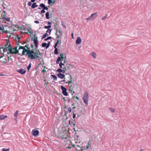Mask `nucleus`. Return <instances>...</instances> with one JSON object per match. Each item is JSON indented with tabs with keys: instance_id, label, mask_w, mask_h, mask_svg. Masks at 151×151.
Listing matches in <instances>:
<instances>
[{
	"instance_id": "nucleus-1",
	"label": "nucleus",
	"mask_w": 151,
	"mask_h": 151,
	"mask_svg": "<svg viewBox=\"0 0 151 151\" xmlns=\"http://www.w3.org/2000/svg\"><path fill=\"white\" fill-rule=\"evenodd\" d=\"M35 50V49H32V51L29 54V58L31 60H33L36 59V57L38 55V52H35L34 51Z\"/></svg>"
},
{
	"instance_id": "nucleus-2",
	"label": "nucleus",
	"mask_w": 151,
	"mask_h": 151,
	"mask_svg": "<svg viewBox=\"0 0 151 151\" xmlns=\"http://www.w3.org/2000/svg\"><path fill=\"white\" fill-rule=\"evenodd\" d=\"M31 51L32 50H30V48H28V49H26L24 48L22 52V55H28V58H29V54H30Z\"/></svg>"
},
{
	"instance_id": "nucleus-3",
	"label": "nucleus",
	"mask_w": 151,
	"mask_h": 151,
	"mask_svg": "<svg viewBox=\"0 0 151 151\" xmlns=\"http://www.w3.org/2000/svg\"><path fill=\"white\" fill-rule=\"evenodd\" d=\"M61 40H57V42L55 43L54 46V47L55 48V50L54 51V54L56 55L58 54V48L57 47V46L58 44H60L61 43Z\"/></svg>"
},
{
	"instance_id": "nucleus-4",
	"label": "nucleus",
	"mask_w": 151,
	"mask_h": 151,
	"mask_svg": "<svg viewBox=\"0 0 151 151\" xmlns=\"http://www.w3.org/2000/svg\"><path fill=\"white\" fill-rule=\"evenodd\" d=\"M84 103L86 105L88 104V96L87 92L85 93L83 97Z\"/></svg>"
},
{
	"instance_id": "nucleus-5",
	"label": "nucleus",
	"mask_w": 151,
	"mask_h": 151,
	"mask_svg": "<svg viewBox=\"0 0 151 151\" xmlns=\"http://www.w3.org/2000/svg\"><path fill=\"white\" fill-rule=\"evenodd\" d=\"M60 88L62 91V93L65 96H68V94L67 91V89L63 86H61Z\"/></svg>"
},
{
	"instance_id": "nucleus-6",
	"label": "nucleus",
	"mask_w": 151,
	"mask_h": 151,
	"mask_svg": "<svg viewBox=\"0 0 151 151\" xmlns=\"http://www.w3.org/2000/svg\"><path fill=\"white\" fill-rule=\"evenodd\" d=\"M58 137L62 139H66L68 138V136L65 133L63 132L60 133Z\"/></svg>"
},
{
	"instance_id": "nucleus-7",
	"label": "nucleus",
	"mask_w": 151,
	"mask_h": 151,
	"mask_svg": "<svg viewBox=\"0 0 151 151\" xmlns=\"http://www.w3.org/2000/svg\"><path fill=\"white\" fill-rule=\"evenodd\" d=\"M19 53V51H18V52L17 51H15V50L14 48V47H12L11 49L10 50V51L8 52H7V54H8L9 53L12 54H17Z\"/></svg>"
},
{
	"instance_id": "nucleus-8",
	"label": "nucleus",
	"mask_w": 151,
	"mask_h": 151,
	"mask_svg": "<svg viewBox=\"0 0 151 151\" xmlns=\"http://www.w3.org/2000/svg\"><path fill=\"white\" fill-rule=\"evenodd\" d=\"M32 135L35 137H37L39 134V132L38 130H35V129H33L32 132Z\"/></svg>"
},
{
	"instance_id": "nucleus-9",
	"label": "nucleus",
	"mask_w": 151,
	"mask_h": 151,
	"mask_svg": "<svg viewBox=\"0 0 151 151\" xmlns=\"http://www.w3.org/2000/svg\"><path fill=\"white\" fill-rule=\"evenodd\" d=\"M12 47L11 45H9V46H7V47H3L1 48H2L3 51L4 52L5 51H10L11 50V48Z\"/></svg>"
},
{
	"instance_id": "nucleus-10",
	"label": "nucleus",
	"mask_w": 151,
	"mask_h": 151,
	"mask_svg": "<svg viewBox=\"0 0 151 151\" xmlns=\"http://www.w3.org/2000/svg\"><path fill=\"white\" fill-rule=\"evenodd\" d=\"M34 39H32V40H33L34 43L35 45L37 44L38 43V41L37 40V37L35 36V34H33Z\"/></svg>"
},
{
	"instance_id": "nucleus-11",
	"label": "nucleus",
	"mask_w": 151,
	"mask_h": 151,
	"mask_svg": "<svg viewBox=\"0 0 151 151\" xmlns=\"http://www.w3.org/2000/svg\"><path fill=\"white\" fill-rule=\"evenodd\" d=\"M17 72L22 75H23L26 73V71L22 68L20 69Z\"/></svg>"
},
{
	"instance_id": "nucleus-12",
	"label": "nucleus",
	"mask_w": 151,
	"mask_h": 151,
	"mask_svg": "<svg viewBox=\"0 0 151 151\" xmlns=\"http://www.w3.org/2000/svg\"><path fill=\"white\" fill-rule=\"evenodd\" d=\"M63 59H64L63 56H62V57L59 56V57H58L56 61V64H58L59 63V62H61V61H62Z\"/></svg>"
},
{
	"instance_id": "nucleus-13",
	"label": "nucleus",
	"mask_w": 151,
	"mask_h": 151,
	"mask_svg": "<svg viewBox=\"0 0 151 151\" xmlns=\"http://www.w3.org/2000/svg\"><path fill=\"white\" fill-rule=\"evenodd\" d=\"M39 6L42 8L43 9L45 10H47L48 9V8L43 3H41L40 4Z\"/></svg>"
},
{
	"instance_id": "nucleus-14",
	"label": "nucleus",
	"mask_w": 151,
	"mask_h": 151,
	"mask_svg": "<svg viewBox=\"0 0 151 151\" xmlns=\"http://www.w3.org/2000/svg\"><path fill=\"white\" fill-rule=\"evenodd\" d=\"M58 77L61 79L65 78V75L61 73H58L57 74Z\"/></svg>"
},
{
	"instance_id": "nucleus-15",
	"label": "nucleus",
	"mask_w": 151,
	"mask_h": 151,
	"mask_svg": "<svg viewBox=\"0 0 151 151\" xmlns=\"http://www.w3.org/2000/svg\"><path fill=\"white\" fill-rule=\"evenodd\" d=\"M97 12H96L92 14L91 15L90 17H91V20H93L97 17Z\"/></svg>"
},
{
	"instance_id": "nucleus-16",
	"label": "nucleus",
	"mask_w": 151,
	"mask_h": 151,
	"mask_svg": "<svg viewBox=\"0 0 151 151\" xmlns=\"http://www.w3.org/2000/svg\"><path fill=\"white\" fill-rule=\"evenodd\" d=\"M55 34H58L59 35L62 36L63 33L62 31L60 29H56V33Z\"/></svg>"
},
{
	"instance_id": "nucleus-17",
	"label": "nucleus",
	"mask_w": 151,
	"mask_h": 151,
	"mask_svg": "<svg viewBox=\"0 0 151 151\" xmlns=\"http://www.w3.org/2000/svg\"><path fill=\"white\" fill-rule=\"evenodd\" d=\"M82 40L80 37H77L76 41V43L77 44H79L81 42Z\"/></svg>"
},
{
	"instance_id": "nucleus-18",
	"label": "nucleus",
	"mask_w": 151,
	"mask_h": 151,
	"mask_svg": "<svg viewBox=\"0 0 151 151\" xmlns=\"http://www.w3.org/2000/svg\"><path fill=\"white\" fill-rule=\"evenodd\" d=\"M73 146L75 148L76 150L77 151L80 150L81 149V148H82V147H80L79 145H77L75 146V145H73Z\"/></svg>"
},
{
	"instance_id": "nucleus-19",
	"label": "nucleus",
	"mask_w": 151,
	"mask_h": 151,
	"mask_svg": "<svg viewBox=\"0 0 151 151\" xmlns=\"http://www.w3.org/2000/svg\"><path fill=\"white\" fill-rule=\"evenodd\" d=\"M56 0H48L47 3L49 5L51 4H52V5H53Z\"/></svg>"
},
{
	"instance_id": "nucleus-20",
	"label": "nucleus",
	"mask_w": 151,
	"mask_h": 151,
	"mask_svg": "<svg viewBox=\"0 0 151 151\" xmlns=\"http://www.w3.org/2000/svg\"><path fill=\"white\" fill-rule=\"evenodd\" d=\"M50 77L52 79H53V80L54 81H56L57 80V77L55 75H51L50 76Z\"/></svg>"
},
{
	"instance_id": "nucleus-21",
	"label": "nucleus",
	"mask_w": 151,
	"mask_h": 151,
	"mask_svg": "<svg viewBox=\"0 0 151 151\" xmlns=\"http://www.w3.org/2000/svg\"><path fill=\"white\" fill-rule=\"evenodd\" d=\"M7 117L6 115H4L3 114H2L0 115V120H3Z\"/></svg>"
},
{
	"instance_id": "nucleus-22",
	"label": "nucleus",
	"mask_w": 151,
	"mask_h": 151,
	"mask_svg": "<svg viewBox=\"0 0 151 151\" xmlns=\"http://www.w3.org/2000/svg\"><path fill=\"white\" fill-rule=\"evenodd\" d=\"M38 6V5L36 3H33L31 6V8H32L34 9L35 8V7H36Z\"/></svg>"
},
{
	"instance_id": "nucleus-23",
	"label": "nucleus",
	"mask_w": 151,
	"mask_h": 151,
	"mask_svg": "<svg viewBox=\"0 0 151 151\" xmlns=\"http://www.w3.org/2000/svg\"><path fill=\"white\" fill-rule=\"evenodd\" d=\"M20 29L24 30L25 31H27V32L29 31V29H28L26 27H22L20 28Z\"/></svg>"
},
{
	"instance_id": "nucleus-24",
	"label": "nucleus",
	"mask_w": 151,
	"mask_h": 151,
	"mask_svg": "<svg viewBox=\"0 0 151 151\" xmlns=\"http://www.w3.org/2000/svg\"><path fill=\"white\" fill-rule=\"evenodd\" d=\"M47 43L46 42H43L42 43V47H45L46 49L48 48Z\"/></svg>"
},
{
	"instance_id": "nucleus-25",
	"label": "nucleus",
	"mask_w": 151,
	"mask_h": 151,
	"mask_svg": "<svg viewBox=\"0 0 151 151\" xmlns=\"http://www.w3.org/2000/svg\"><path fill=\"white\" fill-rule=\"evenodd\" d=\"M52 39L53 40H54L55 41V39L54 38L52 37L51 36L48 37L47 38L45 39L44 40L45 41H47L48 40H50V39Z\"/></svg>"
},
{
	"instance_id": "nucleus-26",
	"label": "nucleus",
	"mask_w": 151,
	"mask_h": 151,
	"mask_svg": "<svg viewBox=\"0 0 151 151\" xmlns=\"http://www.w3.org/2000/svg\"><path fill=\"white\" fill-rule=\"evenodd\" d=\"M46 18L47 19H49L50 18L49 17V13L48 12H47L45 14Z\"/></svg>"
},
{
	"instance_id": "nucleus-27",
	"label": "nucleus",
	"mask_w": 151,
	"mask_h": 151,
	"mask_svg": "<svg viewBox=\"0 0 151 151\" xmlns=\"http://www.w3.org/2000/svg\"><path fill=\"white\" fill-rule=\"evenodd\" d=\"M29 32H25V33L26 34H28V33H29L30 34V35H31L33 33L32 30V29L31 27L29 28Z\"/></svg>"
},
{
	"instance_id": "nucleus-28",
	"label": "nucleus",
	"mask_w": 151,
	"mask_h": 151,
	"mask_svg": "<svg viewBox=\"0 0 151 151\" xmlns=\"http://www.w3.org/2000/svg\"><path fill=\"white\" fill-rule=\"evenodd\" d=\"M0 25L1 26H0V30L4 31V25H2V24H0Z\"/></svg>"
},
{
	"instance_id": "nucleus-29",
	"label": "nucleus",
	"mask_w": 151,
	"mask_h": 151,
	"mask_svg": "<svg viewBox=\"0 0 151 151\" xmlns=\"http://www.w3.org/2000/svg\"><path fill=\"white\" fill-rule=\"evenodd\" d=\"M92 56L94 58H96V53L94 52H92L91 53Z\"/></svg>"
},
{
	"instance_id": "nucleus-30",
	"label": "nucleus",
	"mask_w": 151,
	"mask_h": 151,
	"mask_svg": "<svg viewBox=\"0 0 151 151\" xmlns=\"http://www.w3.org/2000/svg\"><path fill=\"white\" fill-rule=\"evenodd\" d=\"M48 35V34L46 32L43 35L42 38V39H43L45 37H46Z\"/></svg>"
},
{
	"instance_id": "nucleus-31",
	"label": "nucleus",
	"mask_w": 151,
	"mask_h": 151,
	"mask_svg": "<svg viewBox=\"0 0 151 151\" xmlns=\"http://www.w3.org/2000/svg\"><path fill=\"white\" fill-rule=\"evenodd\" d=\"M31 65H32V64L31 63H30L28 66L27 67V71L28 72H29V69H30V68H31Z\"/></svg>"
},
{
	"instance_id": "nucleus-32",
	"label": "nucleus",
	"mask_w": 151,
	"mask_h": 151,
	"mask_svg": "<svg viewBox=\"0 0 151 151\" xmlns=\"http://www.w3.org/2000/svg\"><path fill=\"white\" fill-rule=\"evenodd\" d=\"M73 87H72V85H70L69 87V90L71 92H72Z\"/></svg>"
},
{
	"instance_id": "nucleus-33",
	"label": "nucleus",
	"mask_w": 151,
	"mask_h": 151,
	"mask_svg": "<svg viewBox=\"0 0 151 151\" xmlns=\"http://www.w3.org/2000/svg\"><path fill=\"white\" fill-rule=\"evenodd\" d=\"M59 66L60 68H62V65H63L65 66V65L64 64H63L61 62H60V63H59Z\"/></svg>"
},
{
	"instance_id": "nucleus-34",
	"label": "nucleus",
	"mask_w": 151,
	"mask_h": 151,
	"mask_svg": "<svg viewBox=\"0 0 151 151\" xmlns=\"http://www.w3.org/2000/svg\"><path fill=\"white\" fill-rule=\"evenodd\" d=\"M57 72L59 73H62V70L61 69V68H60L58 69L57 70Z\"/></svg>"
},
{
	"instance_id": "nucleus-35",
	"label": "nucleus",
	"mask_w": 151,
	"mask_h": 151,
	"mask_svg": "<svg viewBox=\"0 0 151 151\" xmlns=\"http://www.w3.org/2000/svg\"><path fill=\"white\" fill-rule=\"evenodd\" d=\"M9 45H11L9 40H6V46H8Z\"/></svg>"
},
{
	"instance_id": "nucleus-36",
	"label": "nucleus",
	"mask_w": 151,
	"mask_h": 151,
	"mask_svg": "<svg viewBox=\"0 0 151 151\" xmlns=\"http://www.w3.org/2000/svg\"><path fill=\"white\" fill-rule=\"evenodd\" d=\"M51 25L45 26L44 28L45 29H50V28L51 27Z\"/></svg>"
},
{
	"instance_id": "nucleus-37",
	"label": "nucleus",
	"mask_w": 151,
	"mask_h": 151,
	"mask_svg": "<svg viewBox=\"0 0 151 151\" xmlns=\"http://www.w3.org/2000/svg\"><path fill=\"white\" fill-rule=\"evenodd\" d=\"M45 12V10L42 8V10L41 11L40 14L41 15L44 13Z\"/></svg>"
},
{
	"instance_id": "nucleus-38",
	"label": "nucleus",
	"mask_w": 151,
	"mask_h": 151,
	"mask_svg": "<svg viewBox=\"0 0 151 151\" xmlns=\"http://www.w3.org/2000/svg\"><path fill=\"white\" fill-rule=\"evenodd\" d=\"M9 33V32L7 30L0 32V33H1V34L4 33Z\"/></svg>"
},
{
	"instance_id": "nucleus-39",
	"label": "nucleus",
	"mask_w": 151,
	"mask_h": 151,
	"mask_svg": "<svg viewBox=\"0 0 151 151\" xmlns=\"http://www.w3.org/2000/svg\"><path fill=\"white\" fill-rule=\"evenodd\" d=\"M72 111V109L71 107H69L68 108V112L69 113H70Z\"/></svg>"
},
{
	"instance_id": "nucleus-40",
	"label": "nucleus",
	"mask_w": 151,
	"mask_h": 151,
	"mask_svg": "<svg viewBox=\"0 0 151 151\" xmlns=\"http://www.w3.org/2000/svg\"><path fill=\"white\" fill-rule=\"evenodd\" d=\"M61 24L62 26L65 28H66V26H65V23L64 22H63L62 21L61 22Z\"/></svg>"
},
{
	"instance_id": "nucleus-41",
	"label": "nucleus",
	"mask_w": 151,
	"mask_h": 151,
	"mask_svg": "<svg viewBox=\"0 0 151 151\" xmlns=\"http://www.w3.org/2000/svg\"><path fill=\"white\" fill-rule=\"evenodd\" d=\"M19 112V111H17L14 113V116L15 117H17V114H18V113Z\"/></svg>"
},
{
	"instance_id": "nucleus-42",
	"label": "nucleus",
	"mask_w": 151,
	"mask_h": 151,
	"mask_svg": "<svg viewBox=\"0 0 151 151\" xmlns=\"http://www.w3.org/2000/svg\"><path fill=\"white\" fill-rule=\"evenodd\" d=\"M41 72H42V73H43V75H44V73H46L47 71L45 69H43V70H42Z\"/></svg>"
},
{
	"instance_id": "nucleus-43",
	"label": "nucleus",
	"mask_w": 151,
	"mask_h": 151,
	"mask_svg": "<svg viewBox=\"0 0 151 151\" xmlns=\"http://www.w3.org/2000/svg\"><path fill=\"white\" fill-rule=\"evenodd\" d=\"M109 109L110 110V111L111 112H112V113H114V109H113L111 108H109Z\"/></svg>"
},
{
	"instance_id": "nucleus-44",
	"label": "nucleus",
	"mask_w": 151,
	"mask_h": 151,
	"mask_svg": "<svg viewBox=\"0 0 151 151\" xmlns=\"http://www.w3.org/2000/svg\"><path fill=\"white\" fill-rule=\"evenodd\" d=\"M107 14H106L105 16H104L102 17V20H104L107 17Z\"/></svg>"
},
{
	"instance_id": "nucleus-45",
	"label": "nucleus",
	"mask_w": 151,
	"mask_h": 151,
	"mask_svg": "<svg viewBox=\"0 0 151 151\" xmlns=\"http://www.w3.org/2000/svg\"><path fill=\"white\" fill-rule=\"evenodd\" d=\"M24 46H19V50H20V49H22L23 50V49H24Z\"/></svg>"
},
{
	"instance_id": "nucleus-46",
	"label": "nucleus",
	"mask_w": 151,
	"mask_h": 151,
	"mask_svg": "<svg viewBox=\"0 0 151 151\" xmlns=\"http://www.w3.org/2000/svg\"><path fill=\"white\" fill-rule=\"evenodd\" d=\"M52 30L51 29H47V31H46V32L47 33H49V34H50L52 31Z\"/></svg>"
},
{
	"instance_id": "nucleus-47",
	"label": "nucleus",
	"mask_w": 151,
	"mask_h": 151,
	"mask_svg": "<svg viewBox=\"0 0 151 151\" xmlns=\"http://www.w3.org/2000/svg\"><path fill=\"white\" fill-rule=\"evenodd\" d=\"M4 19L7 22L10 21V18L9 17L6 18Z\"/></svg>"
},
{
	"instance_id": "nucleus-48",
	"label": "nucleus",
	"mask_w": 151,
	"mask_h": 151,
	"mask_svg": "<svg viewBox=\"0 0 151 151\" xmlns=\"http://www.w3.org/2000/svg\"><path fill=\"white\" fill-rule=\"evenodd\" d=\"M4 60H0V61L1 62L3 63H4V64H6V59H4Z\"/></svg>"
},
{
	"instance_id": "nucleus-49",
	"label": "nucleus",
	"mask_w": 151,
	"mask_h": 151,
	"mask_svg": "<svg viewBox=\"0 0 151 151\" xmlns=\"http://www.w3.org/2000/svg\"><path fill=\"white\" fill-rule=\"evenodd\" d=\"M9 148L8 149H6L4 148H3L2 149V151H9Z\"/></svg>"
},
{
	"instance_id": "nucleus-50",
	"label": "nucleus",
	"mask_w": 151,
	"mask_h": 151,
	"mask_svg": "<svg viewBox=\"0 0 151 151\" xmlns=\"http://www.w3.org/2000/svg\"><path fill=\"white\" fill-rule=\"evenodd\" d=\"M55 35L56 36V39L57 40H59V39L60 38V37L61 36L58 35V34H55Z\"/></svg>"
},
{
	"instance_id": "nucleus-51",
	"label": "nucleus",
	"mask_w": 151,
	"mask_h": 151,
	"mask_svg": "<svg viewBox=\"0 0 151 151\" xmlns=\"http://www.w3.org/2000/svg\"><path fill=\"white\" fill-rule=\"evenodd\" d=\"M77 113H76V114H73V119H75L76 118V114H77Z\"/></svg>"
},
{
	"instance_id": "nucleus-52",
	"label": "nucleus",
	"mask_w": 151,
	"mask_h": 151,
	"mask_svg": "<svg viewBox=\"0 0 151 151\" xmlns=\"http://www.w3.org/2000/svg\"><path fill=\"white\" fill-rule=\"evenodd\" d=\"M31 2H32L31 1L28 2L27 3L28 6H30L31 5L32 6V4Z\"/></svg>"
},
{
	"instance_id": "nucleus-53",
	"label": "nucleus",
	"mask_w": 151,
	"mask_h": 151,
	"mask_svg": "<svg viewBox=\"0 0 151 151\" xmlns=\"http://www.w3.org/2000/svg\"><path fill=\"white\" fill-rule=\"evenodd\" d=\"M17 47H18V46H17L14 48L15 50V51H17V52H18V51L19 52V49L18 50L17 49Z\"/></svg>"
},
{
	"instance_id": "nucleus-54",
	"label": "nucleus",
	"mask_w": 151,
	"mask_h": 151,
	"mask_svg": "<svg viewBox=\"0 0 151 151\" xmlns=\"http://www.w3.org/2000/svg\"><path fill=\"white\" fill-rule=\"evenodd\" d=\"M6 15L5 14H4L3 16L1 18V19H4L6 18Z\"/></svg>"
},
{
	"instance_id": "nucleus-55",
	"label": "nucleus",
	"mask_w": 151,
	"mask_h": 151,
	"mask_svg": "<svg viewBox=\"0 0 151 151\" xmlns=\"http://www.w3.org/2000/svg\"><path fill=\"white\" fill-rule=\"evenodd\" d=\"M64 112L65 113V114H64V116H66V117H67V112L65 110L64 111Z\"/></svg>"
},
{
	"instance_id": "nucleus-56",
	"label": "nucleus",
	"mask_w": 151,
	"mask_h": 151,
	"mask_svg": "<svg viewBox=\"0 0 151 151\" xmlns=\"http://www.w3.org/2000/svg\"><path fill=\"white\" fill-rule=\"evenodd\" d=\"M50 42L49 41L48 43H47V48H48L50 46Z\"/></svg>"
},
{
	"instance_id": "nucleus-57",
	"label": "nucleus",
	"mask_w": 151,
	"mask_h": 151,
	"mask_svg": "<svg viewBox=\"0 0 151 151\" xmlns=\"http://www.w3.org/2000/svg\"><path fill=\"white\" fill-rule=\"evenodd\" d=\"M69 75H70V81H73V78L72 77V76L71 75H70V74H69Z\"/></svg>"
},
{
	"instance_id": "nucleus-58",
	"label": "nucleus",
	"mask_w": 151,
	"mask_h": 151,
	"mask_svg": "<svg viewBox=\"0 0 151 151\" xmlns=\"http://www.w3.org/2000/svg\"><path fill=\"white\" fill-rule=\"evenodd\" d=\"M16 37L17 39L18 40H19L20 39V37L18 35H17Z\"/></svg>"
},
{
	"instance_id": "nucleus-59",
	"label": "nucleus",
	"mask_w": 151,
	"mask_h": 151,
	"mask_svg": "<svg viewBox=\"0 0 151 151\" xmlns=\"http://www.w3.org/2000/svg\"><path fill=\"white\" fill-rule=\"evenodd\" d=\"M36 58V59H38L39 60H40V59H41V58L39 56H37V57Z\"/></svg>"
},
{
	"instance_id": "nucleus-60",
	"label": "nucleus",
	"mask_w": 151,
	"mask_h": 151,
	"mask_svg": "<svg viewBox=\"0 0 151 151\" xmlns=\"http://www.w3.org/2000/svg\"><path fill=\"white\" fill-rule=\"evenodd\" d=\"M12 56V55H10L8 57V60H11L12 61V58H9L10 57H11Z\"/></svg>"
},
{
	"instance_id": "nucleus-61",
	"label": "nucleus",
	"mask_w": 151,
	"mask_h": 151,
	"mask_svg": "<svg viewBox=\"0 0 151 151\" xmlns=\"http://www.w3.org/2000/svg\"><path fill=\"white\" fill-rule=\"evenodd\" d=\"M29 45L28 44V45H25L24 47V48H27V49H28V48H30L29 47H28L29 46Z\"/></svg>"
},
{
	"instance_id": "nucleus-62",
	"label": "nucleus",
	"mask_w": 151,
	"mask_h": 151,
	"mask_svg": "<svg viewBox=\"0 0 151 151\" xmlns=\"http://www.w3.org/2000/svg\"><path fill=\"white\" fill-rule=\"evenodd\" d=\"M71 124H73V126H74L75 125L76 123L73 122H71Z\"/></svg>"
},
{
	"instance_id": "nucleus-63",
	"label": "nucleus",
	"mask_w": 151,
	"mask_h": 151,
	"mask_svg": "<svg viewBox=\"0 0 151 151\" xmlns=\"http://www.w3.org/2000/svg\"><path fill=\"white\" fill-rule=\"evenodd\" d=\"M35 50H37V48L38 47V46L37 45V44H36V45H35Z\"/></svg>"
},
{
	"instance_id": "nucleus-64",
	"label": "nucleus",
	"mask_w": 151,
	"mask_h": 151,
	"mask_svg": "<svg viewBox=\"0 0 151 151\" xmlns=\"http://www.w3.org/2000/svg\"><path fill=\"white\" fill-rule=\"evenodd\" d=\"M44 86H45V88L47 87V83H46V82H45L44 83Z\"/></svg>"
}]
</instances>
